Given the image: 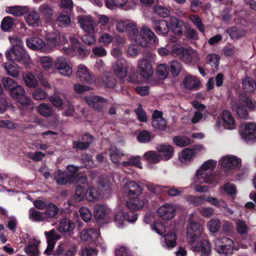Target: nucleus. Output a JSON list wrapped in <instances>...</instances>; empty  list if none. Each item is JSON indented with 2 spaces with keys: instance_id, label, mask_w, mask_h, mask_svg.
I'll list each match as a JSON object with an SVG mask.
<instances>
[{
  "instance_id": "nucleus-55",
  "label": "nucleus",
  "mask_w": 256,
  "mask_h": 256,
  "mask_svg": "<svg viewBox=\"0 0 256 256\" xmlns=\"http://www.w3.org/2000/svg\"><path fill=\"white\" fill-rule=\"evenodd\" d=\"M14 21L12 18L8 16L4 17L1 22V28L2 30L6 32L13 27Z\"/></svg>"
},
{
  "instance_id": "nucleus-4",
  "label": "nucleus",
  "mask_w": 256,
  "mask_h": 256,
  "mask_svg": "<svg viewBox=\"0 0 256 256\" xmlns=\"http://www.w3.org/2000/svg\"><path fill=\"white\" fill-rule=\"evenodd\" d=\"M138 35V36H134L132 40L141 46H146L148 44H153L157 42L154 33L146 26L142 27Z\"/></svg>"
},
{
  "instance_id": "nucleus-54",
  "label": "nucleus",
  "mask_w": 256,
  "mask_h": 256,
  "mask_svg": "<svg viewBox=\"0 0 256 256\" xmlns=\"http://www.w3.org/2000/svg\"><path fill=\"white\" fill-rule=\"evenodd\" d=\"M46 208V212L44 213L46 215V219L54 217L58 214V208L54 204H50Z\"/></svg>"
},
{
  "instance_id": "nucleus-61",
  "label": "nucleus",
  "mask_w": 256,
  "mask_h": 256,
  "mask_svg": "<svg viewBox=\"0 0 256 256\" xmlns=\"http://www.w3.org/2000/svg\"><path fill=\"white\" fill-rule=\"evenodd\" d=\"M80 217L82 219L86 222L90 220L92 218V214L88 208L85 206L80 208L79 210Z\"/></svg>"
},
{
  "instance_id": "nucleus-14",
  "label": "nucleus",
  "mask_w": 256,
  "mask_h": 256,
  "mask_svg": "<svg viewBox=\"0 0 256 256\" xmlns=\"http://www.w3.org/2000/svg\"><path fill=\"white\" fill-rule=\"evenodd\" d=\"M219 164L226 170H233L240 166L241 160L236 156L228 155L222 157Z\"/></svg>"
},
{
  "instance_id": "nucleus-44",
  "label": "nucleus",
  "mask_w": 256,
  "mask_h": 256,
  "mask_svg": "<svg viewBox=\"0 0 256 256\" xmlns=\"http://www.w3.org/2000/svg\"><path fill=\"white\" fill-rule=\"evenodd\" d=\"M38 10L46 20H49L52 18L54 10L50 5L44 4L40 6Z\"/></svg>"
},
{
  "instance_id": "nucleus-56",
  "label": "nucleus",
  "mask_w": 256,
  "mask_h": 256,
  "mask_svg": "<svg viewBox=\"0 0 256 256\" xmlns=\"http://www.w3.org/2000/svg\"><path fill=\"white\" fill-rule=\"evenodd\" d=\"M174 144L178 146H185L188 145L190 140V139L184 136H178L174 138Z\"/></svg>"
},
{
  "instance_id": "nucleus-40",
  "label": "nucleus",
  "mask_w": 256,
  "mask_h": 256,
  "mask_svg": "<svg viewBox=\"0 0 256 256\" xmlns=\"http://www.w3.org/2000/svg\"><path fill=\"white\" fill-rule=\"evenodd\" d=\"M28 214L29 218L34 222H42L46 220L44 212L36 210L34 208L29 210Z\"/></svg>"
},
{
  "instance_id": "nucleus-5",
  "label": "nucleus",
  "mask_w": 256,
  "mask_h": 256,
  "mask_svg": "<svg viewBox=\"0 0 256 256\" xmlns=\"http://www.w3.org/2000/svg\"><path fill=\"white\" fill-rule=\"evenodd\" d=\"M245 106L250 108H253V104L252 100L244 96L240 97L238 100L234 102L232 104V109H235L240 118L246 119L248 116V112Z\"/></svg>"
},
{
  "instance_id": "nucleus-12",
  "label": "nucleus",
  "mask_w": 256,
  "mask_h": 256,
  "mask_svg": "<svg viewBox=\"0 0 256 256\" xmlns=\"http://www.w3.org/2000/svg\"><path fill=\"white\" fill-rule=\"evenodd\" d=\"M122 194L128 198L139 196L142 194V189L136 182L133 180L126 182L122 188Z\"/></svg>"
},
{
  "instance_id": "nucleus-59",
  "label": "nucleus",
  "mask_w": 256,
  "mask_h": 256,
  "mask_svg": "<svg viewBox=\"0 0 256 256\" xmlns=\"http://www.w3.org/2000/svg\"><path fill=\"white\" fill-rule=\"evenodd\" d=\"M165 243L168 248H174L176 246V236L174 232H171L165 236Z\"/></svg>"
},
{
  "instance_id": "nucleus-20",
  "label": "nucleus",
  "mask_w": 256,
  "mask_h": 256,
  "mask_svg": "<svg viewBox=\"0 0 256 256\" xmlns=\"http://www.w3.org/2000/svg\"><path fill=\"white\" fill-rule=\"evenodd\" d=\"M200 82L199 79L196 76L188 75L184 78L182 86L188 90H196L200 88Z\"/></svg>"
},
{
  "instance_id": "nucleus-22",
  "label": "nucleus",
  "mask_w": 256,
  "mask_h": 256,
  "mask_svg": "<svg viewBox=\"0 0 256 256\" xmlns=\"http://www.w3.org/2000/svg\"><path fill=\"white\" fill-rule=\"evenodd\" d=\"M112 68L116 76L120 78L127 76L128 66L124 60H117L112 65Z\"/></svg>"
},
{
  "instance_id": "nucleus-43",
  "label": "nucleus",
  "mask_w": 256,
  "mask_h": 256,
  "mask_svg": "<svg viewBox=\"0 0 256 256\" xmlns=\"http://www.w3.org/2000/svg\"><path fill=\"white\" fill-rule=\"evenodd\" d=\"M70 40L72 44V48L76 53L80 56H85L87 54V52L85 50L83 46L78 42V40L77 38L70 37Z\"/></svg>"
},
{
  "instance_id": "nucleus-15",
  "label": "nucleus",
  "mask_w": 256,
  "mask_h": 256,
  "mask_svg": "<svg viewBox=\"0 0 256 256\" xmlns=\"http://www.w3.org/2000/svg\"><path fill=\"white\" fill-rule=\"evenodd\" d=\"M138 68L140 74L146 79L150 78L154 73L151 62L146 58H140L138 61Z\"/></svg>"
},
{
  "instance_id": "nucleus-53",
  "label": "nucleus",
  "mask_w": 256,
  "mask_h": 256,
  "mask_svg": "<svg viewBox=\"0 0 256 256\" xmlns=\"http://www.w3.org/2000/svg\"><path fill=\"white\" fill-rule=\"evenodd\" d=\"M10 94L12 98L18 100L24 96L25 90L22 86L18 84L10 92Z\"/></svg>"
},
{
  "instance_id": "nucleus-16",
  "label": "nucleus",
  "mask_w": 256,
  "mask_h": 256,
  "mask_svg": "<svg viewBox=\"0 0 256 256\" xmlns=\"http://www.w3.org/2000/svg\"><path fill=\"white\" fill-rule=\"evenodd\" d=\"M56 68L63 76H69L72 72V70L68 64V60L63 56L57 58L54 62Z\"/></svg>"
},
{
  "instance_id": "nucleus-58",
  "label": "nucleus",
  "mask_w": 256,
  "mask_h": 256,
  "mask_svg": "<svg viewBox=\"0 0 256 256\" xmlns=\"http://www.w3.org/2000/svg\"><path fill=\"white\" fill-rule=\"evenodd\" d=\"M220 222L218 219L213 218L210 220L207 224L210 231L212 232H216L220 228Z\"/></svg>"
},
{
  "instance_id": "nucleus-60",
  "label": "nucleus",
  "mask_w": 256,
  "mask_h": 256,
  "mask_svg": "<svg viewBox=\"0 0 256 256\" xmlns=\"http://www.w3.org/2000/svg\"><path fill=\"white\" fill-rule=\"evenodd\" d=\"M227 32L232 39H237L244 35V31L238 30L234 27L231 28L228 30Z\"/></svg>"
},
{
  "instance_id": "nucleus-18",
  "label": "nucleus",
  "mask_w": 256,
  "mask_h": 256,
  "mask_svg": "<svg viewBox=\"0 0 256 256\" xmlns=\"http://www.w3.org/2000/svg\"><path fill=\"white\" fill-rule=\"evenodd\" d=\"M26 46L33 50L47 52L50 50L48 44L42 38L38 37H30L26 40Z\"/></svg>"
},
{
  "instance_id": "nucleus-52",
  "label": "nucleus",
  "mask_w": 256,
  "mask_h": 256,
  "mask_svg": "<svg viewBox=\"0 0 256 256\" xmlns=\"http://www.w3.org/2000/svg\"><path fill=\"white\" fill-rule=\"evenodd\" d=\"M98 196V193L94 186H90L85 192V198L90 202H93Z\"/></svg>"
},
{
  "instance_id": "nucleus-38",
  "label": "nucleus",
  "mask_w": 256,
  "mask_h": 256,
  "mask_svg": "<svg viewBox=\"0 0 256 256\" xmlns=\"http://www.w3.org/2000/svg\"><path fill=\"white\" fill-rule=\"evenodd\" d=\"M196 51L192 48H184L180 58L186 63H190L194 58H197Z\"/></svg>"
},
{
  "instance_id": "nucleus-48",
  "label": "nucleus",
  "mask_w": 256,
  "mask_h": 256,
  "mask_svg": "<svg viewBox=\"0 0 256 256\" xmlns=\"http://www.w3.org/2000/svg\"><path fill=\"white\" fill-rule=\"evenodd\" d=\"M1 82L4 88L6 90H8L9 92L16 88L18 84L13 79L6 76L3 77L1 80Z\"/></svg>"
},
{
  "instance_id": "nucleus-31",
  "label": "nucleus",
  "mask_w": 256,
  "mask_h": 256,
  "mask_svg": "<svg viewBox=\"0 0 256 256\" xmlns=\"http://www.w3.org/2000/svg\"><path fill=\"white\" fill-rule=\"evenodd\" d=\"M224 126L227 129L232 130L236 128V123L231 113L228 110H224L221 114Z\"/></svg>"
},
{
  "instance_id": "nucleus-36",
  "label": "nucleus",
  "mask_w": 256,
  "mask_h": 256,
  "mask_svg": "<svg viewBox=\"0 0 256 256\" xmlns=\"http://www.w3.org/2000/svg\"><path fill=\"white\" fill-rule=\"evenodd\" d=\"M196 148H185L184 150L180 155L179 159L182 163H186L190 162L194 156L196 154Z\"/></svg>"
},
{
  "instance_id": "nucleus-21",
  "label": "nucleus",
  "mask_w": 256,
  "mask_h": 256,
  "mask_svg": "<svg viewBox=\"0 0 256 256\" xmlns=\"http://www.w3.org/2000/svg\"><path fill=\"white\" fill-rule=\"evenodd\" d=\"M147 204L148 201L141 198L139 196L130 197L126 202V206L132 211L140 210Z\"/></svg>"
},
{
  "instance_id": "nucleus-32",
  "label": "nucleus",
  "mask_w": 256,
  "mask_h": 256,
  "mask_svg": "<svg viewBox=\"0 0 256 256\" xmlns=\"http://www.w3.org/2000/svg\"><path fill=\"white\" fill-rule=\"evenodd\" d=\"M110 212V209L106 206L97 204L94 206V216L98 220L104 219Z\"/></svg>"
},
{
  "instance_id": "nucleus-3",
  "label": "nucleus",
  "mask_w": 256,
  "mask_h": 256,
  "mask_svg": "<svg viewBox=\"0 0 256 256\" xmlns=\"http://www.w3.org/2000/svg\"><path fill=\"white\" fill-rule=\"evenodd\" d=\"M116 30L120 32H127L130 39L132 40L134 36H138V30L135 22L130 20H120L116 22Z\"/></svg>"
},
{
  "instance_id": "nucleus-50",
  "label": "nucleus",
  "mask_w": 256,
  "mask_h": 256,
  "mask_svg": "<svg viewBox=\"0 0 256 256\" xmlns=\"http://www.w3.org/2000/svg\"><path fill=\"white\" fill-rule=\"evenodd\" d=\"M242 87L244 92H252L256 88V82L250 78H246L242 82Z\"/></svg>"
},
{
  "instance_id": "nucleus-6",
  "label": "nucleus",
  "mask_w": 256,
  "mask_h": 256,
  "mask_svg": "<svg viewBox=\"0 0 256 256\" xmlns=\"http://www.w3.org/2000/svg\"><path fill=\"white\" fill-rule=\"evenodd\" d=\"M214 250L218 254L224 256L230 255L234 248L233 241L228 238H216L214 241Z\"/></svg>"
},
{
  "instance_id": "nucleus-47",
  "label": "nucleus",
  "mask_w": 256,
  "mask_h": 256,
  "mask_svg": "<svg viewBox=\"0 0 256 256\" xmlns=\"http://www.w3.org/2000/svg\"><path fill=\"white\" fill-rule=\"evenodd\" d=\"M186 200L190 204L194 206H200L204 204L205 201V196H197L193 195H190L186 196Z\"/></svg>"
},
{
  "instance_id": "nucleus-30",
  "label": "nucleus",
  "mask_w": 256,
  "mask_h": 256,
  "mask_svg": "<svg viewBox=\"0 0 256 256\" xmlns=\"http://www.w3.org/2000/svg\"><path fill=\"white\" fill-rule=\"evenodd\" d=\"M75 228V224L69 218H64L59 223L58 230L62 233L72 232Z\"/></svg>"
},
{
  "instance_id": "nucleus-62",
  "label": "nucleus",
  "mask_w": 256,
  "mask_h": 256,
  "mask_svg": "<svg viewBox=\"0 0 256 256\" xmlns=\"http://www.w3.org/2000/svg\"><path fill=\"white\" fill-rule=\"evenodd\" d=\"M184 48L180 45L171 44V55L180 58Z\"/></svg>"
},
{
  "instance_id": "nucleus-28",
  "label": "nucleus",
  "mask_w": 256,
  "mask_h": 256,
  "mask_svg": "<svg viewBox=\"0 0 256 256\" xmlns=\"http://www.w3.org/2000/svg\"><path fill=\"white\" fill-rule=\"evenodd\" d=\"M156 150L160 153L159 154L162 160H168L172 158L174 150L169 144H160L157 146Z\"/></svg>"
},
{
  "instance_id": "nucleus-39",
  "label": "nucleus",
  "mask_w": 256,
  "mask_h": 256,
  "mask_svg": "<svg viewBox=\"0 0 256 256\" xmlns=\"http://www.w3.org/2000/svg\"><path fill=\"white\" fill-rule=\"evenodd\" d=\"M128 0H106L105 6L110 10H114L117 8H124L126 6Z\"/></svg>"
},
{
  "instance_id": "nucleus-49",
  "label": "nucleus",
  "mask_w": 256,
  "mask_h": 256,
  "mask_svg": "<svg viewBox=\"0 0 256 256\" xmlns=\"http://www.w3.org/2000/svg\"><path fill=\"white\" fill-rule=\"evenodd\" d=\"M39 62L42 68L45 70H51L54 64L52 58L50 56H41L39 58Z\"/></svg>"
},
{
  "instance_id": "nucleus-41",
  "label": "nucleus",
  "mask_w": 256,
  "mask_h": 256,
  "mask_svg": "<svg viewBox=\"0 0 256 256\" xmlns=\"http://www.w3.org/2000/svg\"><path fill=\"white\" fill-rule=\"evenodd\" d=\"M54 178L58 184L64 185L70 180L68 174L66 172L58 170L54 174Z\"/></svg>"
},
{
  "instance_id": "nucleus-46",
  "label": "nucleus",
  "mask_w": 256,
  "mask_h": 256,
  "mask_svg": "<svg viewBox=\"0 0 256 256\" xmlns=\"http://www.w3.org/2000/svg\"><path fill=\"white\" fill-rule=\"evenodd\" d=\"M38 113L45 117H49L53 114L52 108L48 104L42 103L37 108Z\"/></svg>"
},
{
  "instance_id": "nucleus-19",
  "label": "nucleus",
  "mask_w": 256,
  "mask_h": 256,
  "mask_svg": "<svg viewBox=\"0 0 256 256\" xmlns=\"http://www.w3.org/2000/svg\"><path fill=\"white\" fill-rule=\"evenodd\" d=\"M113 185L107 177H100L98 182L99 193L103 196L108 198L112 190Z\"/></svg>"
},
{
  "instance_id": "nucleus-42",
  "label": "nucleus",
  "mask_w": 256,
  "mask_h": 256,
  "mask_svg": "<svg viewBox=\"0 0 256 256\" xmlns=\"http://www.w3.org/2000/svg\"><path fill=\"white\" fill-rule=\"evenodd\" d=\"M143 157L150 164H156L162 160L161 156L155 151H148L144 154Z\"/></svg>"
},
{
  "instance_id": "nucleus-24",
  "label": "nucleus",
  "mask_w": 256,
  "mask_h": 256,
  "mask_svg": "<svg viewBox=\"0 0 256 256\" xmlns=\"http://www.w3.org/2000/svg\"><path fill=\"white\" fill-rule=\"evenodd\" d=\"M46 38L50 44L54 46L64 44L68 41L66 36L62 35L61 36L59 32L48 33L46 34Z\"/></svg>"
},
{
  "instance_id": "nucleus-63",
  "label": "nucleus",
  "mask_w": 256,
  "mask_h": 256,
  "mask_svg": "<svg viewBox=\"0 0 256 256\" xmlns=\"http://www.w3.org/2000/svg\"><path fill=\"white\" fill-rule=\"evenodd\" d=\"M113 36L106 32H104L100 34L98 38V42L104 46L108 45L113 40Z\"/></svg>"
},
{
  "instance_id": "nucleus-7",
  "label": "nucleus",
  "mask_w": 256,
  "mask_h": 256,
  "mask_svg": "<svg viewBox=\"0 0 256 256\" xmlns=\"http://www.w3.org/2000/svg\"><path fill=\"white\" fill-rule=\"evenodd\" d=\"M22 238L24 242L26 244L24 248V252L30 256H38L40 241L36 238L30 237L28 234H22Z\"/></svg>"
},
{
  "instance_id": "nucleus-26",
  "label": "nucleus",
  "mask_w": 256,
  "mask_h": 256,
  "mask_svg": "<svg viewBox=\"0 0 256 256\" xmlns=\"http://www.w3.org/2000/svg\"><path fill=\"white\" fill-rule=\"evenodd\" d=\"M152 126L158 130H164L166 126V122L162 116V112L155 110L152 114Z\"/></svg>"
},
{
  "instance_id": "nucleus-10",
  "label": "nucleus",
  "mask_w": 256,
  "mask_h": 256,
  "mask_svg": "<svg viewBox=\"0 0 256 256\" xmlns=\"http://www.w3.org/2000/svg\"><path fill=\"white\" fill-rule=\"evenodd\" d=\"M137 218L136 214H133L132 212L127 214L124 212L123 210L120 207L118 208L114 216V221L118 228L123 226L124 220L134 222L137 220Z\"/></svg>"
},
{
  "instance_id": "nucleus-9",
  "label": "nucleus",
  "mask_w": 256,
  "mask_h": 256,
  "mask_svg": "<svg viewBox=\"0 0 256 256\" xmlns=\"http://www.w3.org/2000/svg\"><path fill=\"white\" fill-rule=\"evenodd\" d=\"M78 24L80 28L86 33L94 34L96 32V22L90 15L80 16L78 18Z\"/></svg>"
},
{
  "instance_id": "nucleus-34",
  "label": "nucleus",
  "mask_w": 256,
  "mask_h": 256,
  "mask_svg": "<svg viewBox=\"0 0 256 256\" xmlns=\"http://www.w3.org/2000/svg\"><path fill=\"white\" fill-rule=\"evenodd\" d=\"M154 29L158 34L164 35L169 32L170 26L166 20H162L154 22Z\"/></svg>"
},
{
  "instance_id": "nucleus-11",
  "label": "nucleus",
  "mask_w": 256,
  "mask_h": 256,
  "mask_svg": "<svg viewBox=\"0 0 256 256\" xmlns=\"http://www.w3.org/2000/svg\"><path fill=\"white\" fill-rule=\"evenodd\" d=\"M6 57L8 60L23 62H28L30 59L24 48H10L6 52Z\"/></svg>"
},
{
  "instance_id": "nucleus-51",
  "label": "nucleus",
  "mask_w": 256,
  "mask_h": 256,
  "mask_svg": "<svg viewBox=\"0 0 256 256\" xmlns=\"http://www.w3.org/2000/svg\"><path fill=\"white\" fill-rule=\"evenodd\" d=\"M71 20L68 14H61L57 18L56 23L58 26L61 27L66 28L70 24Z\"/></svg>"
},
{
  "instance_id": "nucleus-25",
  "label": "nucleus",
  "mask_w": 256,
  "mask_h": 256,
  "mask_svg": "<svg viewBox=\"0 0 256 256\" xmlns=\"http://www.w3.org/2000/svg\"><path fill=\"white\" fill-rule=\"evenodd\" d=\"M84 100L90 106L98 110H102L103 104L106 102L103 98L96 96H85Z\"/></svg>"
},
{
  "instance_id": "nucleus-57",
  "label": "nucleus",
  "mask_w": 256,
  "mask_h": 256,
  "mask_svg": "<svg viewBox=\"0 0 256 256\" xmlns=\"http://www.w3.org/2000/svg\"><path fill=\"white\" fill-rule=\"evenodd\" d=\"M190 20L197 27L198 30L204 32V26L202 24L200 18L196 14H190L189 16Z\"/></svg>"
},
{
  "instance_id": "nucleus-23",
  "label": "nucleus",
  "mask_w": 256,
  "mask_h": 256,
  "mask_svg": "<svg viewBox=\"0 0 256 256\" xmlns=\"http://www.w3.org/2000/svg\"><path fill=\"white\" fill-rule=\"evenodd\" d=\"M76 76L80 80L88 84H92L95 82L94 76L90 73L88 68L84 64L78 66Z\"/></svg>"
},
{
  "instance_id": "nucleus-33",
  "label": "nucleus",
  "mask_w": 256,
  "mask_h": 256,
  "mask_svg": "<svg viewBox=\"0 0 256 256\" xmlns=\"http://www.w3.org/2000/svg\"><path fill=\"white\" fill-rule=\"evenodd\" d=\"M170 20L172 31L176 34L182 35L185 30L184 22L174 17H171Z\"/></svg>"
},
{
  "instance_id": "nucleus-13",
  "label": "nucleus",
  "mask_w": 256,
  "mask_h": 256,
  "mask_svg": "<svg viewBox=\"0 0 256 256\" xmlns=\"http://www.w3.org/2000/svg\"><path fill=\"white\" fill-rule=\"evenodd\" d=\"M178 208V206L170 204H164L158 209V216L164 220H171L174 216Z\"/></svg>"
},
{
  "instance_id": "nucleus-64",
  "label": "nucleus",
  "mask_w": 256,
  "mask_h": 256,
  "mask_svg": "<svg viewBox=\"0 0 256 256\" xmlns=\"http://www.w3.org/2000/svg\"><path fill=\"white\" fill-rule=\"evenodd\" d=\"M85 198L84 188L82 186H78L76 190L74 198L76 202H80Z\"/></svg>"
},
{
  "instance_id": "nucleus-27",
  "label": "nucleus",
  "mask_w": 256,
  "mask_h": 256,
  "mask_svg": "<svg viewBox=\"0 0 256 256\" xmlns=\"http://www.w3.org/2000/svg\"><path fill=\"white\" fill-rule=\"evenodd\" d=\"M26 22L30 26L36 28L42 25L39 14L36 10L30 12L26 16Z\"/></svg>"
},
{
  "instance_id": "nucleus-37",
  "label": "nucleus",
  "mask_w": 256,
  "mask_h": 256,
  "mask_svg": "<svg viewBox=\"0 0 256 256\" xmlns=\"http://www.w3.org/2000/svg\"><path fill=\"white\" fill-rule=\"evenodd\" d=\"M4 68L8 74L13 78L18 76L20 72V68L15 63L6 62L4 64Z\"/></svg>"
},
{
  "instance_id": "nucleus-2",
  "label": "nucleus",
  "mask_w": 256,
  "mask_h": 256,
  "mask_svg": "<svg viewBox=\"0 0 256 256\" xmlns=\"http://www.w3.org/2000/svg\"><path fill=\"white\" fill-rule=\"evenodd\" d=\"M216 161L209 160L204 162L197 170L194 180L196 183L211 184L212 182L210 172L214 169Z\"/></svg>"
},
{
  "instance_id": "nucleus-45",
  "label": "nucleus",
  "mask_w": 256,
  "mask_h": 256,
  "mask_svg": "<svg viewBox=\"0 0 256 256\" xmlns=\"http://www.w3.org/2000/svg\"><path fill=\"white\" fill-rule=\"evenodd\" d=\"M25 84L28 87L35 88L38 85V81L35 76L30 72L22 74Z\"/></svg>"
},
{
  "instance_id": "nucleus-35",
  "label": "nucleus",
  "mask_w": 256,
  "mask_h": 256,
  "mask_svg": "<svg viewBox=\"0 0 256 256\" xmlns=\"http://www.w3.org/2000/svg\"><path fill=\"white\" fill-rule=\"evenodd\" d=\"M108 152L110 160L116 164H119L122 157L124 156V153L122 151L113 146H110Z\"/></svg>"
},
{
  "instance_id": "nucleus-8",
  "label": "nucleus",
  "mask_w": 256,
  "mask_h": 256,
  "mask_svg": "<svg viewBox=\"0 0 256 256\" xmlns=\"http://www.w3.org/2000/svg\"><path fill=\"white\" fill-rule=\"evenodd\" d=\"M240 134L242 138L246 142H256V124L246 122L242 124Z\"/></svg>"
},
{
  "instance_id": "nucleus-29",
  "label": "nucleus",
  "mask_w": 256,
  "mask_h": 256,
  "mask_svg": "<svg viewBox=\"0 0 256 256\" xmlns=\"http://www.w3.org/2000/svg\"><path fill=\"white\" fill-rule=\"evenodd\" d=\"M28 10L27 6H14L6 7L5 11L7 14L16 17L23 16Z\"/></svg>"
},
{
  "instance_id": "nucleus-1",
  "label": "nucleus",
  "mask_w": 256,
  "mask_h": 256,
  "mask_svg": "<svg viewBox=\"0 0 256 256\" xmlns=\"http://www.w3.org/2000/svg\"><path fill=\"white\" fill-rule=\"evenodd\" d=\"M195 214L190 215L186 228V236L194 252H200L201 256H210L211 248L210 243L206 240L201 241L200 238L204 230L203 226L194 222Z\"/></svg>"
},
{
  "instance_id": "nucleus-17",
  "label": "nucleus",
  "mask_w": 256,
  "mask_h": 256,
  "mask_svg": "<svg viewBox=\"0 0 256 256\" xmlns=\"http://www.w3.org/2000/svg\"><path fill=\"white\" fill-rule=\"evenodd\" d=\"M44 234L46 236L48 246L44 254L47 256H50L52 253L56 240L60 239L61 236L54 229L50 232H45Z\"/></svg>"
}]
</instances>
